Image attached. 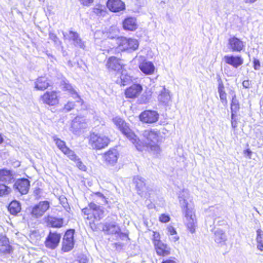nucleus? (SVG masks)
Wrapping results in <instances>:
<instances>
[{
  "mask_svg": "<svg viewBox=\"0 0 263 263\" xmlns=\"http://www.w3.org/2000/svg\"><path fill=\"white\" fill-rule=\"evenodd\" d=\"M112 121L121 134L133 143L137 150L140 152L145 150L156 155L160 154L161 151L159 144L160 142V131L152 128L144 130L142 135L144 141H142L123 118L117 116L112 119Z\"/></svg>",
  "mask_w": 263,
  "mask_h": 263,
  "instance_id": "f257e3e1",
  "label": "nucleus"
},
{
  "mask_svg": "<svg viewBox=\"0 0 263 263\" xmlns=\"http://www.w3.org/2000/svg\"><path fill=\"white\" fill-rule=\"evenodd\" d=\"M92 201L88 203L87 206L81 210L82 216L86 224L93 231L99 229L100 221L105 216V211L100 206L97 205L98 199H101L107 203L105 196L99 192H93L91 194Z\"/></svg>",
  "mask_w": 263,
  "mask_h": 263,
  "instance_id": "f03ea898",
  "label": "nucleus"
},
{
  "mask_svg": "<svg viewBox=\"0 0 263 263\" xmlns=\"http://www.w3.org/2000/svg\"><path fill=\"white\" fill-rule=\"evenodd\" d=\"M109 219L103 226L102 231L107 235L117 234V239L121 240L124 238L129 239L128 234L126 233L121 232V229L118 223V217L116 215H113L108 217Z\"/></svg>",
  "mask_w": 263,
  "mask_h": 263,
  "instance_id": "7ed1b4c3",
  "label": "nucleus"
},
{
  "mask_svg": "<svg viewBox=\"0 0 263 263\" xmlns=\"http://www.w3.org/2000/svg\"><path fill=\"white\" fill-rule=\"evenodd\" d=\"M87 139L88 145L92 149L96 151L105 148L111 142V140L108 136L95 132L90 133Z\"/></svg>",
  "mask_w": 263,
  "mask_h": 263,
  "instance_id": "20e7f679",
  "label": "nucleus"
},
{
  "mask_svg": "<svg viewBox=\"0 0 263 263\" xmlns=\"http://www.w3.org/2000/svg\"><path fill=\"white\" fill-rule=\"evenodd\" d=\"M161 238L159 232L153 231L152 241L157 255L162 257L168 256L171 254V249Z\"/></svg>",
  "mask_w": 263,
  "mask_h": 263,
  "instance_id": "39448f33",
  "label": "nucleus"
},
{
  "mask_svg": "<svg viewBox=\"0 0 263 263\" xmlns=\"http://www.w3.org/2000/svg\"><path fill=\"white\" fill-rule=\"evenodd\" d=\"M116 45L115 48L120 49L122 52L135 51L139 47V42L137 39L124 36L115 38Z\"/></svg>",
  "mask_w": 263,
  "mask_h": 263,
  "instance_id": "423d86ee",
  "label": "nucleus"
},
{
  "mask_svg": "<svg viewBox=\"0 0 263 263\" xmlns=\"http://www.w3.org/2000/svg\"><path fill=\"white\" fill-rule=\"evenodd\" d=\"M50 203L47 200L41 201L30 208L31 217L38 219L42 217L50 209Z\"/></svg>",
  "mask_w": 263,
  "mask_h": 263,
  "instance_id": "0eeeda50",
  "label": "nucleus"
},
{
  "mask_svg": "<svg viewBox=\"0 0 263 263\" xmlns=\"http://www.w3.org/2000/svg\"><path fill=\"white\" fill-rule=\"evenodd\" d=\"M184 214L186 220L185 226L187 229L191 233H195L197 227L196 215L192 209L189 208V204L187 202L184 206Z\"/></svg>",
  "mask_w": 263,
  "mask_h": 263,
  "instance_id": "6e6552de",
  "label": "nucleus"
},
{
  "mask_svg": "<svg viewBox=\"0 0 263 263\" xmlns=\"http://www.w3.org/2000/svg\"><path fill=\"white\" fill-rule=\"evenodd\" d=\"M40 99L43 104L48 106L57 105L60 100V92L57 90L46 91L41 96Z\"/></svg>",
  "mask_w": 263,
  "mask_h": 263,
  "instance_id": "1a4fd4ad",
  "label": "nucleus"
},
{
  "mask_svg": "<svg viewBox=\"0 0 263 263\" xmlns=\"http://www.w3.org/2000/svg\"><path fill=\"white\" fill-rule=\"evenodd\" d=\"M74 230L70 229L67 230L63 236L61 250L64 252L71 251L74 247Z\"/></svg>",
  "mask_w": 263,
  "mask_h": 263,
  "instance_id": "9d476101",
  "label": "nucleus"
},
{
  "mask_svg": "<svg viewBox=\"0 0 263 263\" xmlns=\"http://www.w3.org/2000/svg\"><path fill=\"white\" fill-rule=\"evenodd\" d=\"M139 118L143 123L153 124L158 121L159 114L156 110L146 109L140 114Z\"/></svg>",
  "mask_w": 263,
  "mask_h": 263,
  "instance_id": "9b49d317",
  "label": "nucleus"
},
{
  "mask_svg": "<svg viewBox=\"0 0 263 263\" xmlns=\"http://www.w3.org/2000/svg\"><path fill=\"white\" fill-rule=\"evenodd\" d=\"M52 139L58 148L64 155H66L71 160H75L76 159L77 155L74 151L67 146L66 143L64 141L57 136H53Z\"/></svg>",
  "mask_w": 263,
  "mask_h": 263,
  "instance_id": "f8f14e48",
  "label": "nucleus"
},
{
  "mask_svg": "<svg viewBox=\"0 0 263 263\" xmlns=\"http://www.w3.org/2000/svg\"><path fill=\"white\" fill-rule=\"evenodd\" d=\"M122 59L115 56L109 57L106 62L105 66L109 71H119L124 69Z\"/></svg>",
  "mask_w": 263,
  "mask_h": 263,
  "instance_id": "ddd939ff",
  "label": "nucleus"
},
{
  "mask_svg": "<svg viewBox=\"0 0 263 263\" xmlns=\"http://www.w3.org/2000/svg\"><path fill=\"white\" fill-rule=\"evenodd\" d=\"M14 248L11 245L9 238L5 235L0 234V254L7 256L11 255L14 252Z\"/></svg>",
  "mask_w": 263,
  "mask_h": 263,
  "instance_id": "4468645a",
  "label": "nucleus"
},
{
  "mask_svg": "<svg viewBox=\"0 0 263 263\" xmlns=\"http://www.w3.org/2000/svg\"><path fill=\"white\" fill-rule=\"evenodd\" d=\"M143 87L141 84L134 83L125 88L124 94L126 99L134 100L140 96Z\"/></svg>",
  "mask_w": 263,
  "mask_h": 263,
  "instance_id": "2eb2a0df",
  "label": "nucleus"
},
{
  "mask_svg": "<svg viewBox=\"0 0 263 263\" xmlns=\"http://www.w3.org/2000/svg\"><path fill=\"white\" fill-rule=\"evenodd\" d=\"M61 238L60 233L50 231L45 240V245L47 248L54 249L59 246Z\"/></svg>",
  "mask_w": 263,
  "mask_h": 263,
  "instance_id": "dca6fc26",
  "label": "nucleus"
},
{
  "mask_svg": "<svg viewBox=\"0 0 263 263\" xmlns=\"http://www.w3.org/2000/svg\"><path fill=\"white\" fill-rule=\"evenodd\" d=\"M228 46L232 52H240L245 48V43L241 39L232 36L228 39Z\"/></svg>",
  "mask_w": 263,
  "mask_h": 263,
  "instance_id": "f3484780",
  "label": "nucleus"
},
{
  "mask_svg": "<svg viewBox=\"0 0 263 263\" xmlns=\"http://www.w3.org/2000/svg\"><path fill=\"white\" fill-rule=\"evenodd\" d=\"M44 220L48 227L52 228L60 229L67 224L63 218L49 215L45 217Z\"/></svg>",
  "mask_w": 263,
  "mask_h": 263,
  "instance_id": "a211bd4d",
  "label": "nucleus"
},
{
  "mask_svg": "<svg viewBox=\"0 0 263 263\" xmlns=\"http://www.w3.org/2000/svg\"><path fill=\"white\" fill-rule=\"evenodd\" d=\"M106 5L111 12L118 13L124 11L126 9V5L122 0H107Z\"/></svg>",
  "mask_w": 263,
  "mask_h": 263,
  "instance_id": "6ab92c4d",
  "label": "nucleus"
},
{
  "mask_svg": "<svg viewBox=\"0 0 263 263\" xmlns=\"http://www.w3.org/2000/svg\"><path fill=\"white\" fill-rule=\"evenodd\" d=\"M122 27L124 30L134 32L138 28L137 18L133 16H127L122 22Z\"/></svg>",
  "mask_w": 263,
  "mask_h": 263,
  "instance_id": "aec40b11",
  "label": "nucleus"
},
{
  "mask_svg": "<svg viewBox=\"0 0 263 263\" xmlns=\"http://www.w3.org/2000/svg\"><path fill=\"white\" fill-rule=\"evenodd\" d=\"M86 124V120L83 116H77L71 121L70 130L72 133H76L85 128Z\"/></svg>",
  "mask_w": 263,
  "mask_h": 263,
  "instance_id": "412c9836",
  "label": "nucleus"
},
{
  "mask_svg": "<svg viewBox=\"0 0 263 263\" xmlns=\"http://www.w3.org/2000/svg\"><path fill=\"white\" fill-rule=\"evenodd\" d=\"M13 187L21 195H25L28 193L30 188V181L28 179H18L15 182Z\"/></svg>",
  "mask_w": 263,
  "mask_h": 263,
  "instance_id": "4be33fe9",
  "label": "nucleus"
},
{
  "mask_svg": "<svg viewBox=\"0 0 263 263\" xmlns=\"http://www.w3.org/2000/svg\"><path fill=\"white\" fill-rule=\"evenodd\" d=\"M119 154L115 148H110L103 155L104 161L109 165H114L118 161Z\"/></svg>",
  "mask_w": 263,
  "mask_h": 263,
  "instance_id": "5701e85b",
  "label": "nucleus"
},
{
  "mask_svg": "<svg viewBox=\"0 0 263 263\" xmlns=\"http://www.w3.org/2000/svg\"><path fill=\"white\" fill-rule=\"evenodd\" d=\"M226 64L237 68L243 63V59L240 55H227L223 58Z\"/></svg>",
  "mask_w": 263,
  "mask_h": 263,
  "instance_id": "b1692460",
  "label": "nucleus"
},
{
  "mask_svg": "<svg viewBox=\"0 0 263 263\" xmlns=\"http://www.w3.org/2000/svg\"><path fill=\"white\" fill-rule=\"evenodd\" d=\"M50 86V80L46 76L39 77L34 82V88L37 90L43 91Z\"/></svg>",
  "mask_w": 263,
  "mask_h": 263,
  "instance_id": "393cba45",
  "label": "nucleus"
},
{
  "mask_svg": "<svg viewBox=\"0 0 263 263\" xmlns=\"http://www.w3.org/2000/svg\"><path fill=\"white\" fill-rule=\"evenodd\" d=\"M139 68L146 75L153 74L155 71V67L154 64L150 61H142L139 65Z\"/></svg>",
  "mask_w": 263,
  "mask_h": 263,
  "instance_id": "a878e982",
  "label": "nucleus"
},
{
  "mask_svg": "<svg viewBox=\"0 0 263 263\" xmlns=\"http://www.w3.org/2000/svg\"><path fill=\"white\" fill-rule=\"evenodd\" d=\"M63 89L64 90L67 91L72 98L76 100L77 103H79L81 105L84 104L83 100L70 84H65Z\"/></svg>",
  "mask_w": 263,
  "mask_h": 263,
  "instance_id": "bb28decb",
  "label": "nucleus"
},
{
  "mask_svg": "<svg viewBox=\"0 0 263 263\" xmlns=\"http://www.w3.org/2000/svg\"><path fill=\"white\" fill-rule=\"evenodd\" d=\"M13 179L12 171L7 168L0 169V181L10 183Z\"/></svg>",
  "mask_w": 263,
  "mask_h": 263,
  "instance_id": "cd10ccee",
  "label": "nucleus"
},
{
  "mask_svg": "<svg viewBox=\"0 0 263 263\" xmlns=\"http://www.w3.org/2000/svg\"><path fill=\"white\" fill-rule=\"evenodd\" d=\"M218 91L221 103L224 106H227L228 105L227 95L225 91L224 86L220 79L218 83Z\"/></svg>",
  "mask_w": 263,
  "mask_h": 263,
  "instance_id": "c85d7f7f",
  "label": "nucleus"
},
{
  "mask_svg": "<svg viewBox=\"0 0 263 263\" xmlns=\"http://www.w3.org/2000/svg\"><path fill=\"white\" fill-rule=\"evenodd\" d=\"M64 37L69 41H73L77 45H81L82 44V40L77 32L69 31L68 34L64 35Z\"/></svg>",
  "mask_w": 263,
  "mask_h": 263,
  "instance_id": "c756f323",
  "label": "nucleus"
},
{
  "mask_svg": "<svg viewBox=\"0 0 263 263\" xmlns=\"http://www.w3.org/2000/svg\"><path fill=\"white\" fill-rule=\"evenodd\" d=\"M8 210L11 214L15 215L21 210V204L17 200H13L9 204Z\"/></svg>",
  "mask_w": 263,
  "mask_h": 263,
  "instance_id": "7c9ffc66",
  "label": "nucleus"
},
{
  "mask_svg": "<svg viewBox=\"0 0 263 263\" xmlns=\"http://www.w3.org/2000/svg\"><path fill=\"white\" fill-rule=\"evenodd\" d=\"M227 238L224 232L222 230H217L214 233V240L219 244H223Z\"/></svg>",
  "mask_w": 263,
  "mask_h": 263,
  "instance_id": "2f4dec72",
  "label": "nucleus"
},
{
  "mask_svg": "<svg viewBox=\"0 0 263 263\" xmlns=\"http://www.w3.org/2000/svg\"><path fill=\"white\" fill-rule=\"evenodd\" d=\"M257 248L261 252L263 251V232L258 229L256 231Z\"/></svg>",
  "mask_w": 263,
  "mask_h": 263,
  "instance_id": "473e14b6",
  "label": "nucleus"
},
{
  "mask_svg": "<svg viewBox=\"0 0 263 263\" xmlns=\"http://www.w3.org/2000/svg\"><path fill=\"white\" fill-rule=\"evenodd\" d=\"M239 109L240 104L239 101L237 99L236 95H234L231 101V114L234 113L235 115H236V113L239 110Z\"/></svg>",
  "mask_w": 263,
  "mask_h": 263,
  "instance_id": "72a5a7b5",
  "label": "nucleus"
},
{
  "mask_svg": "<svg viewBox=\"0 0 263 263\" xmlns=\"http://www.w3.org/2000/svg\"><path fill=\"white\" fill-rule=\"evenodd\" d=\"M92 12L98 16L104 15L106 12L105 7L99 4H96L92 8Z\"/></svg>",
  "mask_w": 263,
  "mask_h": 263,
  "instance_id": "f704fd0d",
  "label": "nucleus"
},
{
  "mask_svg": "<svg viewBox=\"0 0 263 263\" xmlns=\"http://www.w3.org/2000/svg\"><path fill=\"white\" fill-rule=\"evenodd\" d=\"M76 100L75 101H68L65 103L61 109V111L64 113L70 112L73 110L76 106Z\"/></svg>",
  "mask_w": 263,
  "mask_h": 263,
  "instance_id": "c9c22d12",
  "label": "nucleus"
},
{
  "mask_svg": "<svg viewBox=\"0 0 263 263\" xmlns=\"http://www.w3.org/2000/svg\"><path fill=\"white\" fill-rule=\"evenodd\" d=\"M133 82L132 77L128 74L121 73L120 76V83L121 86L127 85Z\"/></svg>",
  "mask_w": 263,
  "mask_h": 263,
  "instance_id": "e433bc0d",
  "label": "nucleus"
},
{
  "mask_svg": "<svg viewBox=\"0 0 263 263\" xmlns=\"http://www.w3.org/2000/svg\"><path fill=\"white\" fill-rule=\"evenodd\" d=\"M11 189L3 183H0V197L8 195L11 192Z\"/></svg>",
  "mask_w": 263,
  "mask_h": 263,
  "instance_id": "4c0bfd02",
  "label": "nucleus"
},
{
  "mask_svg": "<svg viewBox=\"0 0 263 263\" xmlns=\"http://www.w3.org/2000/svg\"><path fill=\"white\" fill-rule=\"evenodd\" d=\"M135 183L138 191H142L145 187V183L141 178L136 179Z\"/></svg>",
  "mask_w": 263,
  "mask_h": 263,
  "instance_id": "58836bf2",
  "label": "nucleus"
},
{
  "mask_svg": "<svg viewBox=\"0 0 263 263\" xmlns=\"http://www.w3.org/2000/svg\"><path fill=\"white\" fill-rule=\"evenodd\" d=\"M170 99L169 93L165 91L161 92L159 95V100L163 103H167Z\"/></svg>",
  "mask_w": 263,
  "mask_h": 263,
  "instance_id": "ea45409f",
  "label": "nucleus"
},
{
  "mask_svg": "<svg viewBox=\"0 0 263 263\" xmlns=\"http://www.w3.org/2000/svg\"><path fill=\"white\" fill-rule=\"evenodd\" d=\"M76 158V159L73 161L77 162V166L81 171L86 172L87 170L86 166L82 162V161L79 158H78L77 156Z\"/></svg>",
  "mask_w": 263,
  "mask_h": 263,
  "instance_id": "a19ab883",
  "label": "nucleus"
},
{
  "mask_svg": "<svg viewBox=\"0 0 263 263\" xmlns=\"http://www.w3.org/2000/svg\"><path fill=\"white\" fill-rule=\"evenodd\" d=\"M171 218L168 215L162 214L159 217V220L162 223H166L170 221Z\"/></svg>",
  "mask_w": 263,
  "mask_h": 263,
  "instance_id": "79ce46f5",
  "label": "nucleus"
},
{
  "mask_svg": "<svg viewBox=\"0 0 263 263\" xmlns=\"http://www.w3.org/2000/svg\"><path fill=\"white\" fill-rule=\"evenodd\" d=\"M235 116H236V115H235L234 113L231 114V126H232V128L234 130L237 128V124H238V121L235 118Z\"/></svg>",
  "mask_w": 263,
  "mask_h": 263,
  "instance_id": "37998d69",
  "label": "nucleus"
},
{
  "mask_svg": "<svg viewBox=\"0 0 263 263\" xmlns=\"http://www.w3.org/2000/svg\"><path fill=\"white\" fill-rule=\"evenodd\" d=\"M83 7H89L94 3L95 0H78Z\"/></svg>",
  "mask_w": 263,
  "mask_h": 263,
  "instance_id": "c03bdc74",
  "label": "nucleus"
},
{
  "mask_svg": "<svg viewBox=\"0 0 263 263\" xmlns=\"http://www.w3.org/2000/svg\"><path fill=\"white\" fill-rule=\"evenodd\" d=\"M161 263H180L179 260L174 257L163 259Z\"/></svg>",
  "mask_w": 263,
  "mask_h": 263,
  "instance_id": "a18cd8bd",
  "label": "nucleus"
},
{
  "mask_svg": "<svg viewBox=\"0 0 263 263\" xmlns=\"http://www.w3.org/2000/svg\"><path fill=\"white\" fill-rule=\"evenodd\" d=\"M42 192V189L40 187H36L34 190L33 195L36 199L39 200L41 198Z\"/></svg>",
  "mask_w": 263,
  "mask_h": 263,
  "instance_id": "49530a36",
  "label": "nucleus"
},
{
  "mask_svg": "<svg viewBox=\"0 0 263 263\" xmlns=\"http://www.w3.org/2000/svg\"><path fill=\"white\" fill-rule=\"evenodd\" d=\"M167 231L168 232V234L170 235H175L177 234V231L175 229V228L172 226H168L167 227Z\"/></svg>",
  "mask_w": 263,
  "mask_h": 263,
  "instance_id": "de8ad7c7",
  "label": "nucleus"
},
{
  "mask_svg": "<svg viewBox=\"0 0 263 263\" xmlns=\"http://www.w3.org/2000/svg\"><path fill=\"white\" fill-rule=\"evenodd\" d=\"M253 63L254 69L255 70H258L260 67L259 61L258 59H254Z\"/></svg>",
  "mask_w": 263,
  "mask_h": 263,
  "instance_id": "09e8293b",
  "label": "nucleus"
},
{
  "mask_svg": "<svg viewBox=\"0 0 263 263\" xmlns=\"http://www.w3.org/2000/svg\"><path fill=\"white\" fill-rule=\"evenodd\" d=\"M77 261L79 263H87L88 260L86 256H81L78 257Z\"/></svg>",
  "mask_w": 263,
  "mask_h": 263,
  "instance_id": "8fccbe9b",
  "label": "nucleus"
},
{
  "mask_svg": "<svg viewBox=\"0 0 263 263\" xmlns=\"http://www.w3.org/2000/svg\"><path fill=\"white\" fill-rule=\"evenodd\" d=\"M242 86L246 88H249L251 86V83L249 80H244L242 82Z\"/></svg>",
  "mask_w": 263,
  "mask_h": 263,
  "instance_id": "3c124183",
  "label": "nucleus"
},
{
  "mask_svg": "<svg viewBox=\"0 0 263 263\" xmlns=\"http://www.w3.org/2000/svg\"><path fill=\"white\" fill-rule=\"evenodd\" d=\"M243 153L244 154L248 156L249 158H250L252 153L250 149H247L243 151Z\"/></svg>",
  "mask_w": 263,
  "mask_h": 263,
  "instance_id": "603ef678",
  "label": "nucleus"
},
{
  "mask_svg": "<svg viewBox=\"0 0 263 263\" xmlns=\"http://www.w3.org/2000/svg\"><path fill=\"white\" fill-rule=\"evenodd\" d=\"M114 246L116 248V249H121L123 246V244L120 243L116 242V243H114Z\"/></svg>",
  "mask_w": 263,
  "mask_h": 263,
  "instance_id": "864d4df0",
  "label": "nucleus"
},
{
  "mask_svg": "<svg viewBox=\"0 0 263 263\" xmlns=\"http://www.w3.org/2000/svg\"><path fill=\"white\" fill-rule=\"evenodd\" d=\"M179 239H180V237L177 234L176 235H175V236H174L172 238L171 240L174 242H176L179 241Z\"/></svg>",
  "mask_w": 263,
  "mask_h": 263,
  "instance_id": "5fc2aeb1",
  "label": "nucleus"
},
{
  "mask_svg": "<svg viewBox=\"0 0 263 263\" xmlns=\"http://www.w3.org/2000/svg\"><path fill=\"white\" fill-rule=\"evenodd\" d=\"M256 0H245V2L247 3H252L256 1Z\"/></svg>",
  "mask_w": 263,
  "mask_h": 263,
  "instance_id": "6e6d98bb",
  "label": "nucleus"
},
{
  "mask_svg": "<svg viewBox=\"0 0 263 263\" xmlns=\"http://www.w3.org/2000/svg\"><path fill=\"white\" fill-rule=\"evenodd\" d=\"M4 141V139L1 134H0V144H1Z\"/></svg>",
  "mask_w": 263,
  "mask_h": 263,
  "instance_id": "4d7b16f0",
  "label": "nucleus"
}]
</instances>
